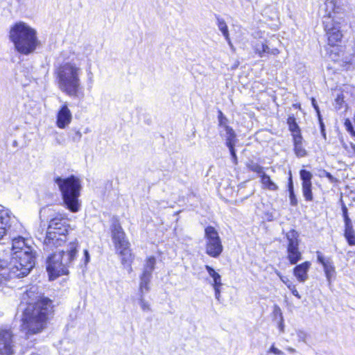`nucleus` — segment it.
<instances>
[{
	"label": "nucleus",
	"mask_w": 355,
	"mask_h": 355,
	"mask_svg": "<svg viewBox=\"0 0 355 355\" xmlns=\"http://www.w3.org/2000/svg\"><path fill=\"white\" fill-rule=\"evenodd\" d=\"M37 288L31 286L24 294L26 307L23 313L21 331L27 336L40 333L46 324L48 315L52 311V302L46 297L37 295Z\"/></svg>",
	"instance_id": "f257e3e1"
},
{
	"label": "nucleus",
	"mask_w": 355,
	"mask_h": 355,
	"mask_svg": "<svg viewBox=\"0 0 355 355\" xmlns=\"http://www.w3.org/2000/svg\"><path fill=\"white\" fill-rule=\"evenodd\" d=\"M12 255L10 260L0 256V284L12 278L27 276L35 263L34 249L26 248Z\"/></svg>",
	"instance_id": "f03ea898"
},
{
	"label": "nucleus",
	"mask_w": 355,
	"mask_h": 355,
	"mask_svg": "<svg viewBox=\"0 0 355 355\" xmlns=\"http://www.w3.org/2000/svg\"><path fill=\"white\" fill-rule=\"evenodd\" d=\"M58 88L67 96L83 99L84 89L81 85L82 69L78 63L66 62L61 64L55 70Z\"/></svg>",
	"instance_id": "7ed1b4c3"
},
{
	"label": "nucleus",
	"mask_w": 355,
	"mask_h": 355,
	"mask_svg": "<svg viewBox=\"0 0 355 355\" xmlns=\"http://www.w3.org/2000/svg\"><path fill=\"white\" fill-rule=\"evenodd\" d=\"M8 38L15 50L26 55L33 53L40 44L36 30L24 21L16 22L10 27Z\"/></svg>",
	"instance_id": "20e7f679"
},
{
	"label": "nucleus",
	"mask_w": 355,
	"mask_h": 355,
	"mask_svg": "<svg viewBox=\"0 0 355 355\" xmlns=\"http://www.w3.org/2000/svg\"><path fill=\"white\" fill-rule=\"evenodd\" d=\"M78 243L77 240L70 242L65 250L51 253L46 258V270L50 277H58L67 275L78 254Z\"/></svg>",
	"instance_id": "39448f33"
},
{
	"label": "nucleus",
	"mask_w": 355,
	"mask_h": 355,
	"mask_svg": "<svg viewBox=\"0 0 355 355\" xmlns=\"http://www.w3.org/2000/svg\"><path fill=\"white\" fill-rule=\"evenodd\" d=\"M68 220L62 216H56L49 221L43 241V250L49 254L56 252L67 241Z\"/></svg>",
	"instance_id": "423d86ee"
},
{
	"label": "nucleus",
	"mask_w": 355,
	"mask_h": 355,
	"mask_svg": "<svg viewBox=\"0 0 355 355\" xmlns=\"http://www.w3.org/2000/svg\"><path fill=\"white\" fill-rule=\"evenodd\" d=\"M54 181L61 192L64 205L71 212H78L80 207L78 198L81 184L79 179L71 175L65 178L57 177Z\"/></svg>",
	"instance_id": "0eeeda50"
},
{
	"label": "nucleus",
	"mask_w": 355,
	"mask_h": 355,
	"mask_svg": "<svg viewBox=\"0 0 355 355\" xmlns=\"http://www.w3.org/2000/svg\"><path fill=\"white\" fill-rule=\"evenodd\" d=\"M111 232L112 239L116 252L121 257V263L124 268L128 269L129 272H131V263L133 257L130 252V243L126 239L125 234L118 222H114L112 225Z\"/></svg>",
	"instance_id": "6e6552de"
},
{
	"label": "nucleus",
	"mask_w": 355,
	"mask_h": 355,
	"mask_svg": "<svg viewBox=\"0 0 355 355\" xmlns=\"http://www.w3.org/2000/svg\"><path fill=\"white\" fill-rule=\"evenodd\" d=\"M156 259L154 257H148L144 265L142 272L139 276V302L144 311H150V306L147 301L144 300V295L150 291V282L152 279V274L155 269Z\"/></svg>",
	"instance_id": "1a4fd4ad"
},
{
	"label": "nucleus",
	"mask_w": 355,
	"mask_h": 355,
	"mask_svg": "<svg viewBox=\"0 0 355 355\" xmlns=\"http://www.w3.org/2000/svg\"><path fill=\"white\" fill-rule=\"evenodd\" d=\"M206 239V253L211 257H218L223 252V247L218 232L212 226L205 230Z\"/></svg>",
	"instance_id": "9d476101"
},
{
	"label": "nucleus",
	"mask_w": 355,
	"mask_h": 355,
	"mask_svg": "<svg viewBox=\"0 0 355 355\" xmlns=\"http://www.w3.org/2000/svg\"><path fill=\"white\" fill-rule=\"evenodd\" d=\"M13 334L10 329H0V355H11L14 353Z\"/></svg>",
	"instance_id": "9b49d317"
},
{
	"label": "nucleus",
	"mask_w": 355,
	"mask_h": 355,
	"mask_svg": "<svg viewBox=\"0 0 355 355\" xmlns=\"http://www.w3.org/2000/svg\"><path fill=\"white\" fill-rule=\"evenodd\" d=\"M0 223L6 226L8 225V224L12 225V228H21V224L12 213L1 205H0ZM3 229L0 227V239L4 236Z\"/></svg>",
	"instance_id": "f8f14e48"
},
{
	"label": "nucleus",
	"mask_w": 355,
	"mask_h": 355,
	"mask_svg": "<svg viewBox=\"0 0 355 355\" xmlns=\"http://www.w3.org/2000/svg\"><path fill=\"white\" fill-rule=\"evenodd\" d=\"M300 179L302 181V194L306 201H312L313 200L312 193V183L311 179L313 178L312 173L305 169H302L300 171Z\"/></svg>",
	"instance_id": "ddd939ff"
},
{
	"label": "nucleus",
	"mask_w": 355,
	"mask_h": 355,
	"mask_svg": "<svg viewBox=\"0 0 355 355\" xmlns=\"http://www.w3.org/2000/svg\"><path fill=\"white\" fill-rule=\"evenodd\" d=\"M317 260L318 261L321 263L323 266L324 271L325 273L326 278L329 282V284H331V279L335 276L336 275V268L334 265V262L330 257L325 258L322 254L317 251Z\"/></svg>",
	"instance_id": "4468645a"
},
{
	"label": "nucleus",
	"mask_w": 355,
	"mask_h": 355,
	"mask_svg": "<svg viewBox=\"0 0 355 355\" xmlns=\"http://www.w3.org/2000/svg\"><path fill=\"white\" fill-rule=\"evenodd\" d=\"M326 34L327 35L328 44L330 46H336L340 42L343 37V34L340 30L338 25L331 24L330 25L326 24L324 26Z\"/></svg>",
	"instance_id": "2eb2a0df"
},
{
	"label": "nucleus",
	"mask_w": 355,
	"mask_h": 355,
	"mask_svg": "<svg viewBox=\"0 0 355 355\" xmlns=\"http://www.w3.org/2000/svg\"><path fill=\"white\" fill-rule=\"evenodd\" d=\"M15 234H8L9 239L12 240V255H16L19 251H26V248L33 249L32 246L28 245L22 236H18L16 237Z\"/></svg>",
	"instance_id": "dca6fc26"
},
{
	"label": "nucleus",
	"mask_w": 355,
	"mask_h": 355,
	"mask_svg": "<svg viewBox=\"0 0 355 355\" xmlns=\"http://www.w3.org/2000/svg\"><path fill=\"white\" fill-rule=\"evenodd\" d=\"M71 113L65 104L62 106L57 115V125L60 128H64L71 121Z\"/></svg>",
	"instance_id": "f3484780"
},
{
	"label": "nucleus",
	"mask_w": 355,
	"mask_h": 355,
	"mask_svg": "<svg viewBox=\"0 0 355 355\" xmlns=\"http://www.w3.org/2000/svg\"><path fill=\"white\" fill-rule=\"evenodd\" d=\"M311 265L309 261H304L301 264L297 265L293 268V274L298 282L303 283L308 279V272Z\"/></svg>",
	"instance_id": "a211bd4d"
},
{
	"label": "nucleus",
	"mask_w": 355,
	"mask_h": 355,
	"mask_svg": "<svg viewBox=\"0 0 355 355\" xmlns=\"http://www.w3.org/2000/svg\"><path fill=\"white\" fill-rule=\"evenodd\" d=\"M302 135H296L293 138L294 151L297 157H303L306 155V150L302 144Z\"/></svg>",
	"instance_id": "6ab92c4d"
},
{
	"label": "nucleus",
	"mask_w": 355,
	"mask_h": 355,
	"mask_svg": "<svg viewBox=\"0 0 355 355\" xmlns=\"http://www.w3.org/2000/svg\"><path fill=\"white\" fill-rule=\"evenodd\" d=\"M224 131L225 133H222V132H220V135L225 137L226 146H235L237 139L234 130L230 126H225Z\"/></svg>",
	"instance_id": "aec40b11"
},
{
	"label": "nucleus",
	"mask_w": 355,
	"mask_h": 355,
	"mask_svg": "<svg viewBox=\"0 0 355 355\" xmlns=\"http://www.w3.org/2000/svg\"><path fill=\"white\" fill-rule=\"evenodd\" d=\"M302 258V253L299 250V247L287 248V259L291 265L296 264Z\"/></svg>",
	"instance_id": "412c9836"
},
{
	"label": "nucleus",
	"mask_w": 355,
	"mask_h": 355,
	"mask_svg": "<svg viewBox=\"0 0 355 355\" xmlns=\"http://www.w3.org/2000/svg\"><path fill=\"white\" fill-rule=\"evenodd\" d=\"M286 237L288 241L287 248H296L299 247L300 240L299 234L295 230H291L286 234Z\"/></svg>",
	"instance_id": "4be33fe9"
},
{
	"label": "nucleus",
	"mask_w": 355,
	"mask_h": 355,
	"mask_svg": "<svg viewBox=\"0 0 355 355\" xmlns=\"http://www.w3.org/2000/svg\"><path fill=\"white\" fill-rule=\"evenodd\" d=\"M338 0H326L325 6L328 11V15L331 17V12L339 13L342 11L343 8L338 4Z\"/></svg>",
	"instance_id": "5701e85b"
},
{
	"label": "nucleus",
	"mask_w": 355,
	"mask_h": 355,
	"mask_svg": "<svg viewBox=\"0 0 355 355\" xmlns=\"http://www.w3.org/2000/svg\"><path fill=\"white\" fill-rule=\"evenodd\" d=\"M261 182L263 187L270 191H277L278 189L277 185L273 182L270 177L265 173L261 175Z\"/></svg>",
	"instance_id": "b1692460"
},
{
	"label": "nucleus",
	"mask_w": 355,
	"mask_h": 355,
	"mask_svg": "<svg viewBox=\"0 0 355 355\" xmlns=\"http://www.w3.org/2000/svg\"><path fill=\"white\" fill-rule=\"evenodd\" d=\"M289 130L292 132L293 137L294 138L296 135H301L300 128L296 123V119L294 116H289L287 119Z\"/></svg>",
	"instance_id": "393cba45"
},
{
	"label": "nucleus",
	"mask_w": 355,
	"mask_h": 355,
	"mask_svg": "<svg viewBox=\"0 0 355 355\" xmlns=\"http://www.w3.org/2000/svg\"><path fill=\"white\" fill-rule=\"evenodd\" d=\"M216 18L218 29L221 31L225 39L229 40L230 33L226 22L223 19L220 18L219 16H216Z\"/></svg>",
	"instance_id": "a878e982"
},
{
	"label": "nucleus",
	"mask_w": 355,
	"mask_h": 355,
	"mask_svg": "<svg viewBox=\"0 0 355 355\" xmlns=\"http://www.w3.org/2000/svg\"><path fill=\"white\" fill-rule=\"evenodd\" d=\"M246 166L250 171L257 173L259 176L264 173L263 167L252 160L248 162Z\"/></svg>",
	"instance_id": "bb28decb"
},
{
	"label": "nucleus",
	"mask_w": 355,
	"mask_h": 355,
	"mask_svg": "<svg viewBox=\"0 0 355 355\" xmlns=\"http://www.w3.org/2000/svg\"><path fill=\"white\" fill-rule=\"evenodd\" d=\"M8 225L6 226V225H3V224L1 225V223H0V227L3 228V231L4 232V236H6V235H8V234H10L12 233H16L19 230H21V228H12V227H11L12 225H9V224H8Z\"/></svg>",
	"instance_id": "cd10ccee"
},
{
	"label": "nucleus",
	"mask_w": 355,
	"mask_h": 355,
	"mask_svg": "<svg viewBox=\"0 0 355 355\" xmlns=\"http://www.w3.org/2000/svg\"><path fill=\"white\" fill-rule=\"evenodd\" d=\"M345 237L347 243L350 245H355V232L354 230L349 231L344 233Z\"/></svg>",
	"instance_id": "c85d7f7f"
},
{
	"label": "nucleus",
	"mask_w": 355,
	"mask_h": 355,
	"mask_svg": "<svg viewBox=\"0 0 355 355\" xmlns=\"http://www.w3.org/2000/svg\"><path fill=\"white\" fill-rule=\"evenodd\" d=\"M205 269L207 271L209 275L213 279V281L216 279H218L221 276L210 266L206 265Z\"/></svg>",
	"instance_id": "c756f323"
},
{
	"label": "nucleus",
	"mask_w": 355,
	"mask_h": 355,
	"mask_svg": "<svg viewBox=\"0 0 355 355\" xmlns=\"http://www.w3.org/2000/svg\"><path fill=\"white\" fill-rule=\"evenodd\" d=\"M218 123L219 125L223 128V129L225 128V126H228L227 123V119L226 116H225L221 111H219L218 112Z\"/></svg>",
	"instance_id": "7c9ffc66"
},
{
	"label": "nucleus",
	"mask_w": 355,
	"mask_h": 355,
	"mask_svg": "<svg viewBox=\"0 0 355 355\" xmlns=\"http://www.w3.org/2000/svg\"><path fill=\"white\" fill-rule=\"evenodd\" d=\"M71 137L73 141L78 142L80 141L82 134L79 130H73L71 132Z\"/></svg>",
	"instance_id": "2f4dec72"
},
{
	"label": "nucleus",
	"mask_w": 355,
	"mask_h": 355,
	"mask_svg": "<svg viewBox=\"0 0 355 355\" xmlns=\"http://www.w3.org/2000/svg\"><path fill=\"white\" fill-rule=\"evenodd\" d=\"M234 146H229L227 147H228V148L230 150V155H231V157H232V160L233 163L234 164H237L238 159H237V156H236V150H235Z\"/></svg>",
	"instance_id": "473e14b6"
},
{
	"label": "nucleus",
	"mask_w": 355,
	"mask_h": 355,
	"mask_svg": "<svg viewBox=\"0 0 355 355\" xmlns=\"http://www.w3.org/2000/svg\"><path fill=\"white\" fill-rule=\"evenodd\" d=\"M345 126L346 130L352 134V136L355 137V131L354 130L353 125L349 119H346L345 121Z\"/></svg>",
	"instance_id": "72a5a7b5"
},
{
	"label": "nucleus",
	"mask_w": 355,
	"mask_h": 355,
	"mask_svg": "<svg viewBox=\"0 0 355 355\" xmlns=\"http://www.w3.org/2000/svg\"><path fill=\"white\" fill-rule=\"evenodd\" d=\"M288 288L291 291L292 294L297 297L298 299H301V295L299 294L297 291L295 286L293 283L288 284Z\"/></svg>",
	"instance_id": "f704fd0d"
},
{
	"label": "nucleus",
	"mask_w": 355,
	"mask_h": 355,
	"mask_svg": "<svg viewBox=\"0 0 355 355\" xmlns=\"http://www.w3.org/2000/svg\"><path fill=\"white\" fill-rule=\"evenodd\" d=\"M275 311L277 312H279V315H280V322H279V328L281 331H284V320H283L282 313L281 312V309H280V308L279 306H275Z\"/></svg>",
	"instance_id": "c9c22d12"
},
{
	"label": "nucleus",
	"mask_w": 355,
	"mask_h": 355,
	"mask_svg": "<svg viewBox=\"0 0 355 355\" xmlns=\"http://www.w3.org/2000/svg\"><path fill=\"white\" fill-rule=\"evenodd\" d=\"M344 222H345V232L354 230L351 219L345 220Z\"/></svg>",
	"instance_id": "e433bc0d"
},
{
	"label": "nucleus",
	"mask_w": 355,
	"mask_h": 355,
	"mask_svg": "<svg viewBox=\"0 0 355 355\" xmlns=\"http://www.w3.org/2000/svg\"><path fill=\"white\" fill-rule=\"evenodd\" d=\"M297 336L298 338L299 341L305 342L306 338V334L302 330H298L297 331Z\"/></svg>",
	"instance_id": "4c0bfd02"
},
{
	"label": "nucleus",
	"mask_w": 355,
	"mask_h": 355,
	"mask_svg": "<svg viewBox=\"0 0 355 355\" xmlns=\"http://www.w3.org/2000/svg\"><path fill=\"white\" fill-rule=\"evenodd\" d=\"M290 202L292 206H296L297 205V200L293 192H289Z\"/></svg>",
	"instance_id": "58836bf2"
},
{
	"label": "nucleus",
	"mask_w": 355,
	"mask_h": 355,
	"mask_svg": "<svg viewBox=\"0 0 355 355\" xmlns=\"http://www.w3.org/2000/svg\"><path fill=\"white\" fill-rule=\"evenodd\" d=\"M342 211H343V216L344 218V221L345 220H349L350 218L348 216L347 208L344 203L342 204Z\"/></svg>",
	"instance_id": "ea45409f"
},
{
	"label": "nucleus",
	"mask_w": 355,
	"mask_h": 355,
	"mask_svg": "<svg viewBox=\"0 0 355 355\" xmlns=\"http://www.w3.org/2000/svg\"><path fill=\"white\" fill-rule=\"evenodd\" d=\"M269 353H272L277 355H282L283 352L275 347L274 345H272L268 350Z\"/></svg>",
	"instance_id": "a19ab883"
},
{
	"label": "nucleus",
	"mask_w": 355,
	"mask_h": 355,
	"mask_svg": "<svg viewBox=\"0 0 355 355\" xmlns=\"http://www.w3.org/2000/svg\"><path fill=\"white\" fill-rule=\"evenodd\" d=\"M211 284H212L213 288H220L221 286L223 285L222 282H221V277H219L218 279H216L215 280H214L213 283Z\"/></svg>",
	"instance_id": "79ce46f5"
},
{
	"label": "nucleus",
	"mask_w": 355,
	"mask_h": 355,
	"mask_svg": "<svg viewBox=\"0 0 355 355\" xmlns=\"http://www.w3.org/2000/svg\"><path fill=\"white\" fill-rule=\"evenodd\" d=\"M318 119H319V121H320V126L321 134H322V137L324 139H326V133H325V130H324V124L322 122L321 117H319Z\"/></svg>",
	"instance_id": "37998d69"
},
{
	"label": "nucleus",
	"mask_w": 355,
	"mask_h": 355,
	"mask_svg": "<svg viewBox=\"0 0 355 355\" xmlns=\"http://www.w3.org/2000/svg\"><path fill=\"white\" fill-rule=\"evenodd\" d=\"M90 259L89 254L87 250H84V265L86 266Z\"/></svg>",
	"instance_id": "c03bdc74"
},
{
	"label": "nucleus",
	"mask_w": 355,
	"mask_h": 355,
	"mask_svg": "<svg viewBox=\"0 0 355 355\" xmlns=\"http://www.w3.org/2000/svg\"><path fill=\"white\" fill-rule=\"evenodd\" d=\"M261 51H263V55L264 53L270 54V50L268 45L264 44H261Z\"/></svg>",
	"instance_id": "a18cd8bd"
},
{
	"label": "nucleus",
	"mask_w": 355,
	"mask_h": 355,
	"mask_svg": "<svg viewBox=\"0 0 355 355\" xmlns=\"http://www.w3.org/2000/svg\"><path fill=\"white\" fill-rule=\"evenodd\" d=\"M277 275L280 277V279L288 287V284L292 283L286 277H284L281 275L280 272H277Z\"/></svg>",
	"instance_id": "49530a36"
},
{
	"label": "nucleus",
	"mask_w": 355,
	"mask_h": 355,
	"mask_svg": "<svg viewBox=\"0 0 355 355\" xmlns=\"http://www.w3.org/2000/svg\"><path fill=\"white\" fill-rule=\"evenodd\" d=\"M323 174L325 177H327L329 179V181H331V182H334L335 178L329 172H327V171L324 170Z\"/></svg>",
	"instance_id": "de8ad7c7"
},
{
	"label": "nucleus",
	"mask_w": 355,
	"mask_h": 355,
	"mask_svg": "<svg viewBox=\"0 0 355 355\" xmlns=\"http://www.w3.org/2000/svg\"><path fill=\"white\" fill-rule=\"evenodd\" d=\"M288 192H293L294 191L293 183L291 175L290 176V178L288 179Z\"/></svg>",
	"instance_id": "09e8293b"
},
{
	"label": "nucleus",
	"mask_w": 355,
	"mask_h": 355,
	"mask_svg": "<svg viewBox=\"0 0 355 355\" xmlns=\"http://www.w3.org/2000/svg\"><path fill=\"white\" fill-rule=\"evenodd\" d=\"M215 292V297L218 301L220 302V288H214Z\"/></svg>",
	"instance_id": "8fccbe9b"
},
{
	"label": "nucleus",
	"mask_w": 355,
	"mask_h": 355,
	"mask_svg": "<svg viewBox=\"0 0 355 355\" xmlns=\"http://www.w3.org/2000/svg\"><path fill=\"white\" fill-rule=\"evenodd\" d=\"M311 102H312V105H313L314 109L315 110V111L318 113V118L321 117L320 114L319 107H318V105H317L316 101L314 98H312Z\"/></svg>",
	"instance_id": "3c124183"
},
{
	"label": "nucleus",
	"mask_w": 355,
	"mask_h": 355,
	"mask_svg": "<svg viewBox=\"0 0 355 355\" xmlns=\"http://www.w3.org/2000/svg\"><path fill=\"white\" fill-rule=\"evenodd\" d=\"M256 53L259 54L260 57H263V51H261V44H257L255 49Z\"/></svg>",
	"instance_id": "603ef678"
},
{
	"label": "nucleus",
	"mask_w": 355,
	"mask_h": 355,
	"mask_svg": "<svg viewBox=\"0 0 355 355\" xmlns=\"http://www.w3.org/2000/svg\"><path fill=\"white\" fill-rule=\"evenodd\" d=\"M336 102L339 105H341L342 103L343 102V95L340 94V95H338L336 99Z\"/></svg>",
	"instance_id": "864d4df0"
},
{
	"label": "nucleus",
	"mask_w": 355,
	"mask_h": 355,
	"mask_svg": "<svg viewBox=\"0 0 355 355\" xmlns=\"http://www.w3.org/2000/svg\"><path fill=\"white\" fill-rule=\"evenodd\" d=\"M225 40L227 41L228 45L230 46V47L232 49H234V46L231 42V40H230V37H229V40L228 39H225Z\"/></svg>",
	"instance_id": "5fc2aeb1"
},
{
	"label": "nucleus",
	"mask_w": 355,
	"mask_h": 355,
	"mask_svg": "<svg viewBox=\"0 0 355 355\" xmlns=\"http://www.w3.org/2000/svg\"><path fill=\"white\" fill-rule=\"evenodd\" d=\"M279 53L278 50H277V49H272V50L270 51V54L275 55V54H277V53Z\"/></svg>",
	"instance_id": "6e6d98bb"
},
{
	"label": "nucleus",
	"mask_w": 355,
	"mask_h": 355,
	"mask_svg": "<svg viewBox=\"0 0 355 355\" xmlns=\"http://www.w3.org/2000/svg\"><path fill=\"white\" fill-rule=\"evenodd\" d=\"M288 350L289 352H295V349L291 348V347H288Z\"/></svg>",
	"instance_id": "4d7b16f0"
},
{
	"label": "nucleus",
	"mask_w": 355,
	"mask_h": 355,
	"mask_svg": "<svg viewBox=\"0 0 355 355\" xmlns=\"http://www.w3.org/2000/svg\"><path fill=\"white\" fill-rule=\"evenodd\" d=\"M352 148L354 150V152L355 153V144H352Z\"/></svg>",
	"instance_id": "13d9d810"
}]
</instances>
